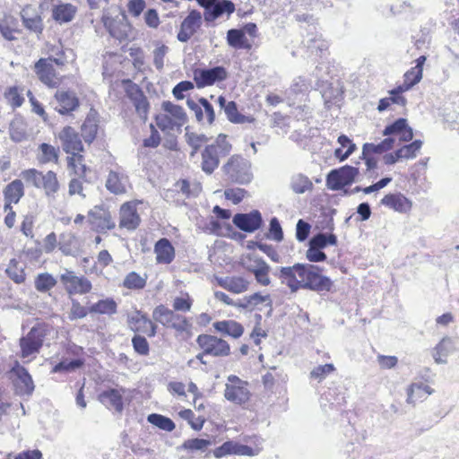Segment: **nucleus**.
<instances>
[{
  "mask_svg": "<svg viewBox=\"0 0 459 459\" xmlns=\"http://www.w3.org/2000/svg\"><path fill=\"white\" fill-rule=\"evenodd\" d=\"M117 302L113 299L108 298L105 299L99 300L98 302L92 304L89 307V311L91 314L111 316L117 313Z\"/></svg>",
  "mask_w": 459,
  "mask_h": 459,
  "instance_id": "nucleus-32",
  "label": "nucleus"
},
{
  "mask_svg": "<svg viewBox=\"0 0 459 459\" xmlns=\"http://www.w3.org/2000/svg\"><path fill=\"white\" fill-rule=\"evenodd\" d=\"M307 89L305 80L302 77L294 79L290 87L286 91V98L290 101L294 99L296 95L303 92Z\"/></svg>",
  "mask_w": 459,
  "mask_h": 459,
  "instance_id": "nucleus-57",
  "label": "nucleus"
},
{
  "mask_svg": "<svg viewBox=\"0 0 459 459\" xmlns=\"http://www.w3.org/2000/svg\"><path fill=\"white\" fill-rule=\"evenodd\" d=\"M229 455L253 456L255 454L251 446L232 440L224 442L213 450V455L216 458H221Z\"/></svg>",
  "mask_w": 459,
  "mask_h": 459,
  "instance_id": "nucleus-17",
  "label": "nucleus"
},
{
  "mask_svg": "<svg viewBox=\"0 0 459 459\" xmlns=\"http://www.w3.org/2000/svg\"><path fill=\"white\" fill-rule=\"evenodd\" d=\"M311 226L308 222L300 219L296 224V238L299 242L305 241L310 233Z\"/></svg>",
  "mask_w": 459,
  "mask_h": 459,
  "instance_id": "nucleus-63",
  "label": "nucleus"
},
{
  "mask_svg": "<svg viewBox=\"0 0 459 459\" xmlns=\"http://www.w3.org/2000/svg\"><path fill=\"white\" fill-rule=\"evenodd\" d=\"M39 149L42 152V162L56 161L58 159L57 150L48 143H41Z\"/></svg>",
  "mask_w": 459,
  "mask_h": 459,
  "instance_id": "nucleus-62",
  "label": "nucleus"
},
{
  "mask_svg": "<svg viewBox=\"0 0 459 459\" xmlns=\"http://www.w3.org/2000/svg\"><path fill=\"white\" fill-rule=\"evenodd\" d=\"M21 18L23 26L31 32L41 34L43 31V22L39 11L32 5L28 4L21 11Z\"/></svg>",
  "mask_w": 459,
  "mask_h": 459,
  "instance_id": "nucleus-16",
  "label": "nucleus"
},
{
  "mask_svg": "<svg viewBox=\"0 0 459 459\" xmlns=\"http://www.w3.org/2000/svg\"><path fill=\"white\" fill-rule=\"evenodd\" d=\"M71 304L68 313V318L71 321L84 318L90 313L89 307L82 306L77 299H72Z\"/></svg>",
  "mask_w": 459,
  "mask_h": 459,
  "instance_id": "nucleus-51",
  "label": "nucleus"
},
{
  "mask_svg": "<svg viewBox=\"0 0 459 459\" xmlns=\"http://www.w3.org/2000/svg\"><path fill=\"white\" fill-rule=\"evenodd\" d=\"M227 43L230 47L236 49H249L251 45L246 38L245 31L238 29H230L227 31Z\"/></svg>",
  "mask_w": 459,
  "mask_h": 459,
  "instance_id": "nucleus-27",
  "label": "nucleus"
},
{
  "mask_svg": "<svg viewBox=\"0 0 459 459\" xmlns=\"http://www.w3.org/2000/svg\"><path fill=\"white\" fill-rule=\"evenodd\" d=\"M168 51L169 48L165 45H160L153 50V64L157 70L161 71L163 69L164 57Z\"/></svg>",
  "mask_w": 459,
  "mask_h": 459,
  "instance_id": "nucleus-61",
  "label": "nucleus"
},
{
  "mask_svg": "<svg viewBox=\"0 0 459 459\" xmlns=\"http://www.w3.org/2000/svg\"><path fill=\"white\" fill-rule=\"evenodd\" d=\"M422 78V69L419 68H411L404 74V80L402 86L405 90L411 89L414 85H416Z\"/></svg>",
  "mask_w": 459,
  "mask_h": 459,
  "instance_id": "nucleus-49",
  "label": "nucleus"
},
{
  "mask_svg": "<svg viewBox=\"0 0 459 459\" xmlns=\"http://www.w3.org/2000/svg\"><path fill=\"white\" fill-rule=\"evenodd\" d=\"M395 143L394 137H386L377 144L375 143H364L362 147V155L367 156L371 153L380 154L385 152L394 148Z\"/></svg>",
  "mask_w": 459,
  "mask_h": 459,
  "instance_id": "nucleus-28",
  "label": "nucleus"
},
{
  "mask_svg": "<svg viewBox=\"0 0 459 459\" xmlns=\"http://www.w3.org/2000/svg\"><path fill=\"white\" fill-rule=\"evenodd\" d=\"M43 174L35 169L23 170L21 177L26 181L27 184L31 185L37 188L41 187V180Z\"/></svg>",
  "mask_w": 459,
  "mask_h": 459,
  "instance_id": "nucleus-52",
  "label": "nucleus"
},
{
  "mask_svg": "<svg viewBox=\"0 0 459 459\" xmlns=\"http://www.w3.org/2000/svg\"><path fill=\"white\" fill-rule=\"evenodd\" d=\"M227 77V70L221 65L212 68L196 69L194 72V80L197 88L212 85L224 81Z\"/></svg>",
  "mask_w": 459,
  "mask_h": 459,
  "instance_id": "nucleus-12",
  "label": "nucleus"
},
{
  "mask_svg": "<svg viewBox=\"0 0 459 459\" xmlns=\"http://www.w3.org/2000/svg\"><path fill=\"white\" fill-rule=\"evenodd\" d=\"M125 177L116 171L110 170L106 180V188L114 195L126 192Z\"/></svg>",
  "mask_w": 459,
  "mask_h": 459,
  "instance_id": "nucleus-31",
  "label": "nucleus"
},
{
  "mask_svg": "<svg viewBox=\"0 0 459 459\" xmlns=\"http://www.w3.org/2000/svg\"><path fill=\"white\" fill-rule=\"evenodd\" d=\"M83 365V360L81 359H74L70 361L62 360L57 363L52 369V372L57 373L62 371H74L80 368Z\"/></svg>",
  "mask_w": 459,
  "mask_h": 459,
  "instance_id": "nucleus-56",
  "label": "nucleus"
},
{
  "mask_svg": "<svg viewBox=\"0 0 459 459\" xmlns=\"http://www.w3.org/2000/svg\"><path fill=\"white\" fill-rule=\"evenodd\" d=\"M161 106L162 109L175 119L177 126L180 127L186 123L187 116L181 106L169 100L163 101Z\"/></svg>",
  "mask_w": 459,
  "mask_h": 459,
  "instance_id": "nucleus-33",
  "label": "nucleus"
},
{
  "mask_svg": "<svg viewBox=\"0 0 459 459\" xmlns=\"http://www.w3.org/2000/svg\"><path fill=\"white\" fill-rule=\"evenodd\" d=\"M34 71L39 80L49 88H57L62 81L61 76L52 65V58H39L34 65Z\"/></svg>",
  "mask_w": 459,
  "mask_h": 459,
  "instance_id": "nucleus-8",
  "label": "nucleus"
},
{
  "mask_svg": "<svg viewBox=\"0 0 459 459\" xmlns=\"http://www.w3.org/2000/svg\"><path fill=\"white\" fill-rule=\"evenodd\" d=\"M290 186L295 194H304L314 187L312 181L304 174H294L290 178Z\"/></svg>",
  "mask_w": 459,
  "mask_h": 459,
  "instance_id": "nucleus-30",
  "label": "nucleus"
},
{
  "mask_svg": "<svg viewBox=\"0 0 459 459\" xmlns=\"http://www.w3.org/2000/svg\"><path fill=\"white\" fill-rule=\"evenodd\" d=\"M264 302H267V305L272 307V301L269 295H261L259 292H256L250 296H245L243 299L236 301V307L253 310L256 306Z\"/></svg>",
  "mask_w": 459,
  "mask_h": 459,
  "instance_id": "nucleus-26",
  "label": "nucleus"
},
{
  "mask_svg": "<svg viewBox=\"0 0 459 459\" xmlns=\"http://www.w3.org/2000/svg\"><path fill=\"white\" fill-rule=\"evenodd\" d=\"M10 136L14 142H22L26 136V126L21 118H14L9 126Z\"/></svg>",
  "mask_w": 459,
  "mask_h": 459,
  "instance_id": "nucleus-45",
  "label": "nucleus"
},
{
  "mask_svg": "<svg viewBox=\"0 0 459 459\" xmlns=\"http://www.w3.org/2000/svg\"><path fill=\"white\" fill-rule=\"evenodd\" d=\"M179 190L187 198L196 197L202 191V186L199 182H189L187 179H181L177 183Z\"/></svg>",
  "mask_w": 459,
  "mask_h": 459,
  "instance_id": "nucleus-44",
  "label": "nucleus"
},
{
  "mask_svg": "<svg viewBox=\"0 0 459 459\" xmlns=\"http://www.w3.org/2000/svg\"><path fill=\"white\" fill-rule=\"evenodd\" d=\"M212 325L217 332L235 339L239 338L244 333L243 325L234 320L217 321Z\"/></svg>",
  "mask_w": 459,
  "mask_h": 459,
  "instance_id": "nucleus-23",
  "label": "nucleus"
},
{
  "mask_svg": "<svg viewBox=\"0 0 459 459\" xmlns=\"http://www.w3.org/2000/svg\"><path fill=\"white\" fill-rule=\"evenodd\" d=\"M235 4L230 0H216L209 12H204L206 22H213L226 15L228 18L235 12Z\"/></svg>",
  "mask_w": 459,
  "mask_h": 459,
  "instance_id": "nucleus-19",
  "label": "nucleus"
},
{
  "mask_svg": "<svg viewBox=\"0 0 459 459\" xmlns=\"http://www.w3.org/2000/svg\"><path fill=\"white\" fill-rule=\"evenodd\" d=\"M88 218L92 230L99 233H105L116 227L110 212L103 206H94L90 210Z\"/></svg>",
  "mask_w": 459,
  "mask_h": 459,
  "instance_id": "nucleus-10",
  "label": "nucleus"
},
{
  "mask_svg": "<svg viewBox=\"0 0 459 459\" xmlns=\"http://www.w3.org/2000/svg\"><path fill=\"white\" fill-rule=\"evenodd\" d=\"M248 383L236 375H230L225 385L224 397L237 405H243L250 399Z\"/></svg>",
  "mask_w": 459,
  "mask_h": 459,
  "instance_id": "nucleus-3",
  "label": "nucleus"
},
{
  "mask_svg": "<svg viewBox=\"0 0 459 459\" xmlns=\"http://www.w3.org/2000/svg\"><path fill=\"white\" fill-rule=\"evenodd\" d=\"M224 112L227 116V118L234 124H245L254 121L253 117L244 116L238 112V106L235 101H229L226 108L224 109Z\"/></svg>",
  "mask_w": 459,
  "mask_h": 459,
  "instance_id": "nucleus-37",
  "label": "nucleus"
},
{
  "mask_svg": "<svg viewBox=\"0 0 459 459\" xmlns=\"http://www.w3.org/2000/svg\"><path fill=\"white\" fill-rule=\"evenodd\" d=\"M381 204L399 212L411 208L410 201L402 194H388L381 200Z\"/></svg>",
  "mask_w": 459,
  "mask_h": 459,
  "instance_id": "nucleus-25",
  "label": "nucleus"
},
{
  "mask_svg": "<svg viewBox=\"0 0 459 459\" xmlns=\"http://www.w3.org/2000/svg\"><path fill=\"white\" fill-rule=\"evenodd\" d=\"M202 24V15L200 12L196 10H192L188 15L181 22V27L184 28L185 30H188L189 32L195 34L196 30Z\"/></svg>",
  "mask_w": 459,
  "mask_h": 459,
  "instance_id": "nucleus-41",
  "label": "nucleus"
},
{
  "mask_svg": "<svg viewBox=\"0 0 459 459\" xmlns=\"http://www.w3.org/2000/svg\"><path fill=\"white\" fill-rule=\"evenodd\" d=\"M55 110L61 115H70L80 107L76 93L72 91L58 90L54 96Z\"/></svg>",
  "mask_w": 459,
  "mask_h": 459,
  "instance_id": "nucleus-14",
  "label": "nucleus"
},
{
  "mask_svg": "<svg viewBox=\"0 0 459 459\" xmlns=\"http://www.w3.org/2000/svg\"><path fill=\"white\" fill-rule=\"evenodd\" d=\"M196 343L205 355L212 357H226L230 353V344L223 339L211 334H200Z\"/></svg>",
  "mask_w": 459,
  "mask_h": 459,
  "instance_id": "nucleus-5",
  "label": "nucleus"
},
{
  "mask_svg": "<svg viewBox=\"0 0 459 459\" xmlns=\"http://www.w3.org/2000/svg\"><path fill=\"white\" fill-rule=\"evenodd\" d=\"M23 195V184L20 179H15L8 184L4 191V199L13 202V204H17Z\"/></svg>",
  "mask_w": 459,
  "mask_h": 459,
  "instance_id": "nucleus-36",
  "label": "nucleus"
},
{
  "mask_svg": "<svg viewBox=\"0 0 459 459\" xmlns=\"http://www.w3.org/2000/svg\"><path fill=\"white\" fill-rule=\"evenodd\" d=\"M222 288L234 293H241L247 290L248 281L242 277L226 278Z\"/></svg>",
  "mask_w": 459,
  "mask_h": 459,
  "instance_id": "nucleus-42",
  "label": "nucleus"
},
{
  "mask_svg": "<svg viewBox=\"0 0 459 459\" xmlns=\"http://www.w3.org/2000/svg\"><path fill=\"white\" fill-rule=\"evenodd\" d=\"M41 187L44 189L48 196L54 195L59 189V183L56 174L51 170L43 174L41 180Z\"/></svg>",
  "mask_w": 459,
  "mask_h": 459,
  "instance_id": "nucleus-39",
  "label": "nucleus"
},
{
  "mask_svg": "<svg viewBox=\"0 0 459 459\" xmlns=\"http://www.w3.org/2000/svg\"><path fill=\"white\" fill-rule=\"evenodd\" d=\"M123 285L130 290H142L146 285V278L142 277L135 272H131L126 276Z\"/></svg>",
  "mask_w": 459,
  "mask_h": 459,
  "instance_id": "nucleus-47",
  "label": "nucleus"
},
{
  "mask_svg": "<svg viewBox=\"0 0 459 459\" xmlns=\"http://www.w3.org/2000/svg\"><path fill=\"white\" fill-rule=\"evenodd\" d=\"M76 13V8L72 4H61L53 9V18L60 22H71Z\"/></svg>",
  "mask_w": 459,
  "mask_h": 459,
  "instance_id": "nucleus-34",
  "label": "nucleus"
},
{
  "mask_svg": "<svg viewBox=\"0 0 459 459\" xmlns=\"http://www.w3.org/2000/svg\"><path fill=\"white\" fill-rule=\"evenodd\" d=\"M102 21L111 37L119 41H124L128 39L131 26L124 13H118L116 17L103 15Z\"/></svg>",
  "mask_w": 459,
  "mask_h": 459,
  "instance_id": "nucleus-11",
  "label": "nucleus"
},
{
  "mask_svg": "<svg viewBox=\"0 0 459 459\" xmlns=\"http://www.w3.org/2000/svg\"><path fill=\"white\" fill-rule=\"evenodd\" d=\"M156 260L160 264H170L175 257V249L168 238H160L154 247Z\"/></svg>",
  "mask_w": 459,
  "mask_h": 459,
  "instance_id": "nucleus-22",
  "label": "nucleus"
},
{
  "mask_svg": "<svg viewBox=\"0 0 459 459\" xmlns=\"http://www.w3.org/2000/svg\"><path fill=\"white\" fill-rule=\"evenodd\" d=\"M421 146L422 142L420 140H415L410 144H406L398 149V156L402 159H413L416 157V153L420 151Z\"/></svg>",
  "mask_w": 459,
  "mask_h": 459,
  "instance_id": "nucleus-50",
  "label": "nucleus"
},
{
  "mask_svg": "<svg viewBox=\"0 0 459 459\" xmlns=\"http://www.w3.org/2000/svg\"><path fill=\"white\" fill-rule=\"evenodd\" d=\"M322 271L317 265L297 263L292 266L277 267L273 273L281 284L289 287L291 293L300 289L316 292L329 291L333 287V281L323 275Z\"/></svg>",
  "mask_w": 459,
  "mask_h": 459,
  "instance_id": "nucleus-1",
  "label": "nucleus"
},
{
  "mask_svg": "<svg viewBox=\"0 0 459 459\" xmlns=\"http://www.w3.org/2000/svg\"><path fill=\"white\" fill-rule=\"evenodd\" d=\"M96 115L97 113L95 110L91 109L83 124L82 125V136L83 140L88 143H91L96 138L98 131V121Z\"/></svg>",
  "mask_w": 459,
  "mask_h": 459,
  "instance_id": "nucleus-24",
  "label": "nucleus"
},
{
  "mask_svg": "<svg viewBox=\"0 0 459 459\" xmlns=\"http://www.w3.org/2000/svg\"><path fill=\"white\" fill-rule=\"evenodd\" d=\"M338 243L337 236L333 233L319 232L315 234L308 241V245L313 247L324 249L329 246H336Z\"/></svg>",
  "mask_w": 459,
  "mask_h": 459,
  "instance_id": "nucleus-35",
  "label": "nucleus"
},
{
  "mask_svg": "<svg viewBox=\"0 0 459 459\" xmlns=\"http://www.w3.org/2000/svg\"><path fill=\"white\" fill-rule=\"evenodd\" d=\"M267 238H272L277 242H281L283 239V231L280 221L276 217H273L270 220Z\"/></svg>",
  "mask_w": 459,
  "mask_h": 459,
  "instance_id": "nucleus-59",
  "label": "nucleus"
},
{
  "mask_svg": "<svg viewBox=\"0 0 459 459\" xmlns=\"http://www.w3.org/2000/svg\"><path fill=\"white\" fill-rule=\"evenodd\" d=\"M63 150L73 157L83 151V145L79 134L71 126H65L59 134Z\"/></svg>",
  "mask_w": 459,
  "mask_h": 459,
  "instance_id": "nucleus-15",
  "label": "nucleus"
},
{
  "mask_svg": "<svg viewBox=\"0 0 459 459\" xmlns=\"http://www.w3.org/2000/svg\"><path fill=\"white\" fill-rule=\"evenodd\" d=\"M132 345L134 351L141 356H147L150 351V345L146 338L140 334H135L132 338Z\"/></svg>",
  "mask_w": 459,
  "mask_h": 459,
  "instance_id": "nucleus-54",
  "label": "nucleus"
},
{
  "mask_svg": "<svg viewBox=\"0 0 459 459\" xmlns=\"http://www.w3.org/2000/svg\"><path fill=\"white\" fill-rule=\"evenodd\" d=\"M68 166L74 169V175L77 176L79 179L85 178L88 168L82 163V156L78 155L77 158L69 157Z\"/></svg>",
  "mask_w": 459,
  "mask_h": 459,
  "instance_id": "nucleus-55",
  "label": "nucleus"
},
{
  "mask_svg": "<svg viewBox=\"0 0 459 459\" xmlns=\"http://www.w3.org/2000/svg\"><path fill=\"white\" fill-rule=\"evenodd\" d=\"M174 317H176L175 312L164 305L157 306L152 311L153 320L166 327Z\"/></svg>",
  "mask_w": 459,
  "mask_h": 459,
  "instance_id": "nucleus-40",
  "label": "nucleus"
},
{
  "mask_svg": "<svg viewBox=\"0 0 459 459\" xmlns=\"http://www.w3.org/2000/svg\"><path fill=\"white\" fill-rule=\"evenodd\" d=\"M407 124V119L400 117L396 119L394 122H393L390 125H387L384 131L383 135L388 136V137H394V135H399L402 131L405 128V126Z\"/></svg>",
  "mask_w": 459,
  "mask_h": 459,
  "instance_id": "nucleus-53",
  "label": "nucleus"
},
{
  "mask_svg": "<svg viewBox=\"0 0 459 459\" xmlns=\"http://www.w3.org/2000/svg\"><path fill=\"white\" fill-rule=\"evenodd\" d=\"M10 373L14 377L13 383L15 393L21 396H30L34 392L35 385L28 370L18 360H15Z\"/></svg>",
  "mask_w": 459,
  "mask_h": 459,
  "instance_id": "nucleus-7",
  "label": "nucleus"
},
{
  "mask_svg": "<svg viewBox=\"0 0 459 459\" xmlns=\"http://www.w3.org/2000/svg\"><path fill=\"white\" fill-rule=\"evenodd\" d=\"M175 316L176 317L171 319L167 327L173 328L180 333L187 331L188 327L190 326L187 319L185 316L177 313H175Z\"/></svg>",
  "mask_w": 459,
  "mask_h": 459,
  "instance_id": "nucleus-64",
  "label": "nucleus"
},
{
  "mask_svg": "<svg viewBox=\"0 0 459 459\" xmlns=\"http://www.w3.org/2000/svg\"><path fill=\"white\" fill-rule=\"evenodd\" d=\"M334 369L335 368L333 364L331 363L319 365L313 368V370L310 372V377L318 380V382H321L326 377V376L333 372Z\"/></svg>",
  "mask_w": 459,
  "mask_h": 459,
  "instance_id": "nucleus-60",
  "label": "nucleus"
},
{
  "mask_svg": "<svg viewBox=\"0 0 459 459\" xmlns=\"http://www.w3.org/2000/svg\"><path fill=\"white\" fill-rule=\"evenodd\" d=\"M232 222L240 230L254 233L261 229L264 220L258 210H252L247 213H236L233 216Z\"/></svg>",
  "mask_w": 459,
  "mask_h": 459,
  "instance_id": "nucleus-13",
  "label": "nucleus"
},
{
  "mask_svg": "<svg viewBox=\"0 0 459 459\" xmlns=\"http://www.w3.org/2000/svg\"><path fill=\"white\" fill-rule=\"evenodd\" d=\"M455 351V342L449 336L443 337L440 342L433 348L431 355L437 364H446V359Z\"/></svg>",
  "mask_w": 459,
  "mask_h": 459,
  "instance_id": "nucleus-20",
  "label": "nucleus"
},
{
  "mask_svg": "<svg viewBox=\"0 0 459 459\" xmlns=\"http://www.w3.org/2000/svg\"><path fill=\"white\" fill-rule=\"evenodd\" d=\"M359 175V169L345 165L331 170L326 176V186L329 189L338 191L351 185Z\"/></svg>",
  "mask_w": 459,
  "mask_h": 459,
  "instance_id": "nucleus-4",
  "label": "nucleus"
},
{
  "mask_svg": "<svg viewBox=\"0 0 459 459\" xmlns=\"http://www.w3.org/2000/svg\"><path fill=\"white\" fill-rule=\"evenodd\" d=\"M150 319L147 315L142 313L140 310H135L134 313L127 316V324L131 330L135 326H145L149 323Z\"/></svg>",
  "mask_w": 459,
  "mask_h": 459,
  "instance_id": "nucleus-58",
  "label": "nucleus"
},
{
  "mask_svg": "<svg viewBox=\"0 0 459 459\" xmlns=\"http://www.w3.org/2000/svg\"><path fill=\"white\" fill-rule=\"evenodd\" d=\"M218 147L207 145L202 152V169L206 174H212L220 164Z\"/></svg>",
  "mask_w": 459,
  "mask_h": 459,
  "instance_id": "nucleus-21",
  "label": "nucleus"
},
{
  "mask_svg": "<svg viewBox=\"0 0 459 459\" xmlns=\"http://www.w3.org/2000/svg\"><path fill=\"white\" fill-rule=\"evenodd\" d=\"M211 441L204 438H191L184 441L180 448L191 452L201 451L204 452L211 446Z\"/></svg>",
  "mask_w": 459,
  "mask_h": 459,
  "instance_id": "nucleus-46",
  "label": "nucleus"
},
{
  "mask_svg": "<svg viewBox=\"0 0 459 459\" xmlns=\"http://www.w3.org/2000/svg\"><path fill=\"white\" fill-rule=\"evenodd\" d=\"M46 337V331L40 325L33 326L29 333L20 339L21 356L27 358L39 353Z\"/></svg>",
  "mask_w": 459,
  "mask_h": 459,
  "instance_id": "nucleus-6",
  "label": "nucleus"
},
{
  "mask_svg": "<svg viewBox=\"0 0 459 459\" xmlns=\"http://www.w3.org/2000/svg\"><path fill=\"white\" fill-rule=\"evenodd\" d=\"M147 420L149 423L152 424L153 426L159 428L160 429L171 432L175 429L176 425L174 421L161 414L158 413H152L149 414L147 417Z\"/></svg>",
  "mask_w": 459,
  "mask_h": 459,
  "instance_id": "nucleus-38",
  "label": "nucleus"
},
{
  "mask_svg": "<svg viewBox=\"0 0 459 459\" xmlns=\"http://www.w3.org/2000/svg\"><path fill=\"white\" fill-rule=\"evenodd\" d=\"M60 281L69 295L87 294L91 290V282L84 276H77L74 272L65 269L60 274Z\"/></svg>",
  "mask_w": 459,
  "mask_h": 459,
  "instance_id": "nucleus-9",
  "label": "nucleus"
},
{
  "mask_svg": "<svg viewBox=\"0 0 459 459\" xmlns=\"http://www.w3.org/2000/svg\"><path fill=\"white\" fill-rule=\"evenodd\" d=\"M56 284V280L48 273H39L35 279V288L39 292H47Z\"/></svg>",
  "mask_w": 459,
  "mask_h": 459,
  "instance_id": "nucleus-43",
  "label": "nucleus"
},
{
  "mask_svg": "<svg viewBox=\"0 0 459 459\" xmlns=\"http://www.w3.org/2000/svg\"><path fill=\"white\" fill-rule=\"evenodd\" d=\"M119 227L128 230H134L140 224L141 219L135 204L126 203L120 208Z\"/></svg>",
  "mask_w": 459,
  "mask_h": 459,
  "instance_id": "nucleus-18",
  "label": "nucleus"
},
{
  "mask_svg": "<svg viewBox=\"0 0 459 459\" xmlns=\"http://www.w3.org/2000/svg\"><path fill=\"white\" fill-rule=\"evenodd\" d=\"M100 400L107 406L113 407L117 411L121 412L124 408L122 395L117 389H109L100 395Z\"/></svg>",
  "mask_w": 459,
  "mask_h": 459,
  "instance_id": "nucleus-29",
  "label": "nucleus"
},
{
  "mask_svg": "<svg viewBox=\"0 0 459 459\" xmlns=\"http://www.w3.org/2000/svg\"><path fill=\"white\" fill-rule=\"evenodd\" d=\"M228 179L233 183L246 185L251 182L253 174L250 162L238 155L232 156L223 166Z\"/></svg>",
  "mask_w": 459,
  "mask_h": 459,
  "instance_id": "nucleus-2",
  "label": "nucleus"
},
{
  "mask_svg": "<svg viewBox=\"0 0 459 459\" xmlns=\"http://www.w3.org/2000/svg\"><path fill=\"white\" fill-rule=\"evenodd\" d=\"M5 273L15 283H22L25 280L24 271L18 266V262L15 259L10 260Z\"/></svg>",
  "mask_w": 459,
  "mask_h": 459,
  "instance_id": "nucleus-48",
  "label": "nucleus"
}]
</instances>
